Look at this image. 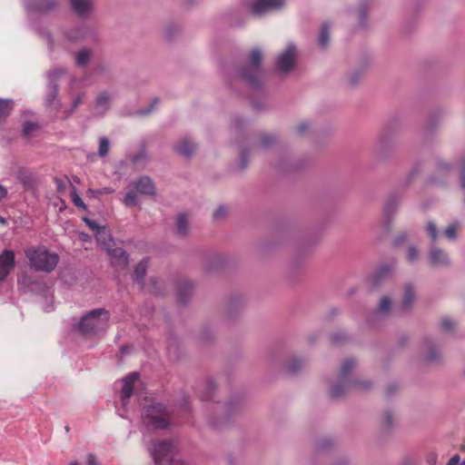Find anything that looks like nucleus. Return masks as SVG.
I'll use <instances>...</instances> for the list:
<instances>
[{"label":"nucleus","mask_w":465,"mask_h":465,"mask_svg":"<svg viewBox=\"0 0 465 465\" xmlns=\"http://www.w3.org/2000/svg\"><path fill=\"white\" fill-rule=\"evenodd\" d=\"M143 424L151 430H166L176 424L178 415L173 406L145 397L142 403Z\"/></svg>","instance_id":"nucleus-1"},{"label":"nucleus","mask_w":465,"mask_h":465,"mask_svg":"<svg viewBox=\"0 0 465 465\" xmlns=\"http://www.w3.org/2000/svg\"><path fill=\"white\" fill-rule=\"evenodd\" d=\"M25 255L30 268L37 272H51L59 262L58 254L45 246H29L25 249Z\"/></svg>","instance_id":"nucleus-2"},{"label":"nucleus","mask_w":465,"mask_h":465,"mask_svg":"<svg viewBox=\"0 0 465 465\" xmlns=\"http://www.w3.org/2000/svg\"><path fill=\"white\" fill-rule=\"evenodd\" d=\"M356 366V362L352 359L345 360L341 367L339 381L331 389V395L338 398L343 395L347 391L351 389L368 390L371 382L367 381H359L351 379V372Z\"/></svg>","instance_id":"nucleus-3"},{"label":"nucleus","mask_w":465,"mask_h":465,"mask_svg":"<svg viewBox=\"0 0 465 465\" xmlns=\"http://www.w3.org/2000/svg\"><path fill=\"white\" fill-rule=\"evenodd\" d=\"M109 311L105 309L92 310L81 318L78 323V331L84 335H99L109 327Z\"/></svg>","instance_id":"nucleus-4"},{"label":"nucleus","mask_w":465,"mask_h":465,"mask_svg":"<svg viewBox=\"0 0 465 465\" xmlns=\"http://www.w3.org/2000/svg\"><path fill=\"white\" fill-rule=\"evenodd\" d=\"M262 59V51L258 48L252 50L247 64L238 73L239 77L253 88L261 85V63Z\"/></svg>","instance_id":"nucleus-5"},{"label":"nucleus","mask_w":465,"mask_h":465,"mask_svg":"<svg viewBox=\"0 0 465 465\" xmlns=\"http://www.w3.org/2000/svg\"><path fill=\"white\" fill-rule=\"evenodd\" d=\"M174 448L175 446L173 440H163L152 441L148 446V450L155 465H160L163 461L171 458Z\"/></svg>","instance_id":"nucleus-6"},{"label":"nucleus","mask_w":465,"mask_h":465,"mask_svg":"<svg viewBox=\"0 0 465 465\" xmlns=\"http://www.w3.org/2000/svg\"><path fill=\"white\" fill-rule=\"evenodd\" d=\"M296 59V45L293 43H289L275 60L276 69L282 74H289L293 69Z\"/></svg>","instance_id":"nucleus-7"},{"label":"nucleus","mask_w":465,"mask_h":465,"mask_svg":"<svg viewBox=\"0 0 465 465\" xmlns=\"http://www.w3.org/2000/svg\"><path fill=\"white\" fill-rule=\"evenodd\" d=\"M65 69L64 68H54L48 73V87L49 94L45 98V104L48 107H53L54 110H58L61 106L60 101L57 99L58 95V78L65 74Z\"/></svg>","instance_id":"nucleus-8"},{"label":"nucleus","mask_w":465,"mask_h":465,"mask_svg":"<svg viewBox=\"0 0 465 465\" xmlns=\"http://www.w3.org/2000/svg\"><path fill=\"white\" fill-rule=\"evenodd\" d=\"M284 5V0H252L251 11L253 15H262L281 9Z\"/></svg>","instance_id":"nucleus-9"},{"label":"nucleus","mask_w":465,"mask_h":465,"mask_svg":"<svg viewBox=\"0 0 465 465\" xmlns=\"http://www.w3.org/2000/svg\"><path fill=\"white\" fill-rule=\"evenodd\" d=\"M138 380L139 375L137 372H131L123 379V387L120 392V399L124 407L126 406L128 400L134 394V384L138 381Z\"/></svg>","instance_id":"nucleus-10"},{"label":"nucleus","mask_w":465,"mask_h":465,"mask_svg":"<svg viewBox=\"0 0 465 465\" xmlns=\"http://www.w3.org/2000/svg\"><path fill=\"white\" fill-rule=\"evenodd\" d=\"M15 252L11 250H5L0 254V282L4 281L15 266Z\"/></svg>","instance_id":"nucleus-11"},{"label":"nucleus","mask_w":465,"mask_h":465,"mask_svg":"<svg viewBox=\"0 0 465 465\" xmlns=\"http://www.w3.org/2000/svg\"><path fill=\"white\" fill-rule=\"evenodd\" d=\"M130 186L138 193L143 195H154L155 187L152 179L148 176H142L137 180L132 181Z\"/></svg>","instance_id":"nucleus-12"},{"label":"nucleus","mask_w":465,"mask_h":465,"mask_svg":"<svg viewBox=\"0 0 465 465\" xmlns=\"http://www.w3.org/2000/svg\"><path fill=\"white\" fill-rule=\"evenodd\" d=\"M59 5V0H25V7L30 11L46 13L54 10Z\"/></svg>","instance_id":"nucleus-13"},{"label":"nucleus","mask_w":465,"mask_h":465,"mask_svg":"<svg viewBox=\"0 0 465 465\" xmlns=\"http://www.w3.org/2000/svg\"><path fill=\"white\" fill-rule=\"evenodd\" d=\"M113 95L109 92H101L95 98L94 110L95 115L104 116L110 109Z\"/></svg>","instance_id":"nucleus-14"},{"label":"nucleus","mask_w":465,"mask_h":465,"mask_svg":"<svg viewBox=\"0 0 465 465\" xmlns=\"http://www.w3.org/2000/svg\"><path fill=\"white\" fill-rule=\"evenodd\" d=\"M110 255L111 263L119 269H125L129 263V255L123 248L110 249L107 252Z\"/></svg>","instance_id":"nucleus-15"},{"label":"nucleus","mask_w":465,"mask_h":465,"mask_svg":"<svg viewBox=\"0 0 465 465\" xmlns=\"http://www.w3.org/2000/svg\"><path fill=\"white\" fill-rule=\"evenodd\" d=\"M196 148H197L196 144L187 137L180 140L179 142H177L174 144L175 152L178 154L187 157V158L191 157L193 154Z\"/></svg>","instance_id":"nucleus-16"},{"label":"nucleus","mask_w":465,"mask_h":465,"mask_svg":"<svg viewBox=\"0 0 465 465\" xmlns=\"http://www.w3.org/2000/svg\"><path fill=\"white\" fill-rule=\"evenodd\" d=\"M430 259L432 265L437 267L446 266L450 263V259L445 252L439 248H431L430 251Z\"/></svg>","instance_id":"nucleus-17"},{"label":"nucleus","mask_w":465,"mask_h":465,"mask_svg":"<svg viewBox=\"0 0 465 465\" xmlns=\"http://www.w3.org/2000/svg\"><path fill=\"white\" fill-rule=\"evenodd\" d=\"M95 239L102 248L107 252L112 248L113 240L109 231L105 227L99 228L98 231L95 232Z\"/></svg>","instance_id":"nucleus-18"},{"label":"nucleus","mask_w":465,"mask_h":465,"mask_svg":"<svg viewBox=\"0 0 465 465\" xmlns=\"http://www.w3.org/2000/svg\"><path fill=\"white\" fill-rule=\"evenodd\" d=\"M71 5L75 14L84 16L90 12L93 3L91 0H71Z\"/></svg>","instance_id":"nucleus-19"},{"label":"nucleus","mask_w":465,"mask_h":465,"mask_svg":"<svg viewBox=\"0 0 465 465\" xmlns=\"http://www.w3.org/2000/svg\"><path fill=\"white\" fill-rule=\"evenodd\" d=\"M392 269L389 265H383L380 267L371 276V282L373 286H378L384 280L391 277Z\"/></svg>","instance_id":"nucleus-20"},{"label":"nucleus","mask_w":465,"mask_h":465,"mask_svg":"<svg viewBox=\"0 0 465 465\" xmlns=\"http://www.w3.org/2000/svg\"><path fill=\"white\" fill-rule=\"evenodd\" d=\"M415 302V290L412 285L406 284L404 287V293L401 302V309L409 311Z\"/></svg>","instance_id":"nucleus-21"},{"label":"nucleus","mask_w":465,"mask_h":465,"mask_svg":"<svg viewBox=\"0 0 465 465\" xmlns=\"http://www.w3.org/2000/svg\"><path fill=\"white\" fill-rule=\"evenodd\" d=\"M189 232V220L185 213L177 216L175 224V234L180 237H185Z\"/></svg>","instance_id":"nucleus-22"},{"label":"nucleus","mask_w":465,"mask_h":465,"mask_svg":"<svg viewBox=\"0 0 465 465\" xmlns=\"http://www.w3.org/2000/svg\"><path fill=\"white\" fill-rule=\"evenodd\" d=\"M148 268V261L147 259L142 260L138 262L134 268V279L138 283H143V280L146 274Z\"/></svg>","instance_id":"nucleus-23"},{"label":"nucleus","mask_w":465,"mask_h":465,"mask_svg":"<svg viewBox=\"0 0 465 465\" xmlns=\"http://www.w3.org/2000/svg\"><path fill=\"white\" fill-rule=\"evenodd\" d=\"M330 29L331 25L328 23L322 25L318 40L321 48H326L330 44Z\"/></svg>","instance_id":"nucleus-24"},{"label":"nucleus","mask_w":465,"mask_h":465,"mask_svg":"<svg viewBox=\"0 0 465 465\" xmlns=\"http://www.w3.org/2000/svg\"><path fill=\"white\" fill-rule=\"evenodd\" d=\"M13 109V101L11 99H0V122L5 120Z\"/></svg>","instance_id":"nucleus-25"},{"label":"nucleus","mask_w":465,"mask_h":465,"mask_svg":"<svg viewBox=\"0 0 465 465\" xmlns=\"http://www.w3.org/2000/svg\"><path fill=\"white\" fill-rule=\"evenodd\" d=\"M91 58V51L88 49H82L75 54V60L78 65L85 67Z\"/></svg>","instance_id":"nucleus-26"},{"label":"nucleus","mask_w":465,"mask_h":465,"mask_svg":"<svg viewBox=\"0 0 465 465\" xmlns=\"http://www.w3.org/2000/svg\"><path fill=\"white\" fill-rule=\"evenodd\" d=\"M391 307V301L388 296H383L377 307V312L380 315H385L387 314Z\"/></svg>","instance_id":"nucleus-27"},{"label":"nucleus","mask_w":465,"mask_h":465,"mask_svg":"<svg viewBox=\"0 0 465 465\" xmlns=\"http://www.w3.org/2000/svg\"><path fill=\"white\" fill-rule=\"evenodd\" d=\"M110 149V142L105 136L99 138L98 155L104 157L107 155Z\"/></svg>","instance_id":"nucleus-28"},{"label":"nucleus","mask_w":465,"mask_h":465,"mask_svg":"<svg viewBox=\"0 0 465 465\" xmlns=\"http://www.w3.org/2000/svg\"><path fill=\"white\" fill-rule=\"evenodd\" d=\"M426 232L430 236L431 242L435 243L439 237V233H438L437 225L435 224L434 222H431V221L428 222L427 226H426Z\"/></svg>","instance_id":"nucleus-29"},{"label":"nucleus","mask_w":465,"mask_h":465,"mask_svg":"<svg viewBox=\"0 0 465 465\" xmlns=\"http://www.w3.org/2000/svg\"><path fill=\"white\" fill-rule=\"evenodd\" d=\"M84 96V94H79L74 101H73V104H72V106L71 108L69 109H65L64 111V118H68L75 110L76 108L79 106V104L82 103L83 101V98Z\"/></svg>","instance_id":"nucleus-30"},{"label":"nucleus","mask_w":465,"mask_h":465,"mask_svg":"<svg viewBox=\"0 0 465 465\" xmlns=\"http://www.w3.org/2000/svg\"><path fill=\"white\" fill-rule=\"evenodd\" d=\"M304 365V362L300 359H292L288 365V371L291 374L297 373Z\"/></svg>","instance_id":"nucleus-31"},{"label":"nucleus","mask_w":465,"mask_h":465,"mask_svg":"<svg viewBox=\"0 0 465 465\" xmlns=\"http://www.w3.org/2000/svg\"><path fill=\"white\" fill-rule=\"evenodd\" d=\"M123 203L127 207L136 205L138 203V201H137V196H136L135 193H134L132 191L128 192L125 194V196L123 200Z\"/></svg>","instance_id":"nucleus-32"},{"label":"nucleus","mask_w":465,"mask_h":465,"mask_svg":"<svg viewBox=\"0 0 465 465\" xmlns=\"http://www.w3.org/2000/svg\"><path fill=\"white\" fill-rule=\"evenodd\" d=\"M38 128V125L36 123H33V122H25L24 124H23V129H22V132H23V134L25 136H29L34 131H35L36 129Z\"/></svg>","instance_id":"nucleus-33"},{"label":"nucleus","mask_w":465,"mask_h":465,"mask_svg":"<svg viewBox=\"0 0 465 465\" xmlns=\"http://www.w3.org/2000/svg\"><path fill=\"white\" fill-rule=\"evenodd\" d=\"M458 227H459L458 223H452V224L449 225L444 231V235L450 240H454L457 236L456 232H457Z\"/></svg>","instance_id":"nucleus-34"},{"label":"nucleus","mask_w":465,"mask_h":465,"mask_svg":"<svg viewBox=\"0 0 465 465\" xmlns=\"http://www.w3.org/2000/svg\"><path fill=\"white\" fill-rule=\"evenodd\" d=\"M72 201L75 206L78 208H81L83 210L86 209V205L82 200V198L79 196V194L76 192V189L74 188L73 193H72Z\"/></svg>","instance_id":"nucleus-35"},{"label":"nucleus","mask_w":465,"mask_h":465,"mask_svg":"<svg viewBox=\"0 0 465 465\" xmlns=\"http://www.w3.org/2000/svg\"><path fill=\"white\" fill-rule=\"evenodd\" d=\"M454 326L455 322L450 318L444 317L440 321V328L445 331H451Z\"/></svg>","instance_id":"nucleus-36"},{"label":"nucleus","mask_w":465,"mask_h":465,"mask_svg":"<svg viewBox=\"0 0 465 465\" xmlns=\"http://www.w3.org/2000/svg\"><path fill=\"white\" fill-rule=\"evenodd\" d=\"M114 190L111 187H104L98 190L89 189L88 193L92 196H98L105 193H113Z\"/></svg>","instance_id":"nucleus-37"},{"label":"nucleus","mask_w":465,"mask_h":465,"mask_svg":"<svg viewBox=\"0 0 465 465\" xmlns=\"http://www.w3.org/2000/svg\"><path fill=\"white\" fill-rule=\"evenodd\" d=\"M275 141L274 137L269 134L263 135L261 138L259 146L262 148H268Z\"/></svg>","instance_id":"nucleus-38"},{"label":"nucleus","mask_w":465,"mask_h":465,"mask_svg":"<svg viewBox=\"0 0 465 465\" xmlns=\"http://www.w3.org/2000/svg\"><path fill=\"white\" fill-rule=\"evenodd\" d=\"M227 214V209L224 206L218 207L213 214L214 220L219 221L223 219Z\"/></svg>","instance_id":"nucleus-39"},{"label":"nucleus","mask_w":465,"mask_h":465,"mask_svg":"<svg viewBox=\"0 0 465 465\" xmlns=\"http://www.w3.org/2000/svg\"><path fill=\"white\" fill-rule=\"evenodd\" d=\"M310 130V124L307 121L300 123L296 127V133L300 135L306 134Z\"/></svg>","instance_id":"nucleus-40"},{"label":"nucleus","mask_w":465,"mask_h":465,"mask_svg":"<svg viewBox=\"0 0 465 465\" xmlns=\"http://www.w3.org/2000/svg\"><path fill=\"white\" fill-rule=\"evenodd\" d=\"M392 415L390 411L383 412L381 416V423L384 428H389L392 424Z\"/></svg>","instance_id":"nucleus-41"},{"label":"nucleus","mask_w":465,"mask_h":465,"mask_svg":"<svg viewBox=\"0 0 465 465\" xmlns=\"http://www.w3.org/2000/svg\"><path fill=\"white\" fill-rule=\"evenodd\" d=\"M192 289V285L190 283H185L178 292V299L180 302H184L186 300L185 294L183 292H190Z\"/></svg>","instance_id":"nucleus-42"},{"label":"nucleus","mask_w":465,"mask_h":465,"mask_svg":"<svg viewBox=\"0 0 465 465\" xmlns=\"http://www.w3.org/2000/svg\"><path fill=\"white\" fill-rule=\"evenodd\" d=\"M419 257V252L417 251V249L413 246L410 247L409 249V252H408V256H407V259L410 262H415Z\"/></svg>","instance_id":"nucleus-43"},{"label":"nucleus","mask_w":465,"mask_h":465,"mask_svg":"<svg viewBox=\"0 0 465 465\" xmlns=\"http://www.w3.org/2000/svg\"><path fill=\"white\" fill-rule=\"evenodd\" d=\"M358 16H359V22H360V25L361 26H364L365 25V20L367 18V11L365 8H361L358 12Z\"/></svg>","instance_id":"nucleus-44"},{"label":"nucleus","mask_w":465,"mask_h":465,"mask_svg":"<svg viewBox=\"0 0 465 465\" xmlns=\"http://www.w3.org/2000/svg\"><path fill=\"white\" fill-rule=\"evenodd\" d=\"M86 465H99L97 457L93 453H88L85 460Z\"/></svg>","instance_id":"nucleus-45"},{"label":"nucleus","mask_w":465,"mask_h":465,"mask_svg":"<svg viewBox=\"0 0 465 465\" xmlns=\"http://www.w3.org/2000/svg\"><path fill=\"white\" fill-rule=\"evenodd\" d=\"M43 37L45 39L48 48L51 52L54 50V39L49 34H44Z\"/></svg>","instance_id":"nucleus-46"},{"label":"nucleus","mask_w":465,"mask_h":465,"mask_svg":"<svg viewBox=\"0 0 465 465\" xmlns=\"http://www.w3.org/2000/svg\"><path fill=\"white\" fill-rule=\"evenodd\" d=\"M84 222L86 223V225H87L90 229H92V230H95V232H97V231H98V229H99V228H101L100 226H98V225H97V223H96L94 221H93V220H91V219H89V218H86V217H85V218H84Z\"/></svg>","instance_id":"nucleus-47"},{"label":"nucleus","mask_w":465,"mask_h":465,"mask_svg":"<svg viewBox=\"0 0 465 465\" xmlns=\"http://www.w3.org/2000/svg\"><path fill=\"white\" fill-rule=\"evenodd\" d=\"M54 183L59 193H63L65 190V183L62 179L54 178Z\"/></svg>","instance_id":"nucleus-48"},{"label":"nucleus","mask_w":465,"mask_h":465,"mask_svg":"<svg viewBox=\"0 0 465 465\" xmlns=\"http://www.w3.org/2000/svg\"><path fill=\"white\" fill-rule=\"evenodd\" d=\"M157 103H158V99H157V98L153 99V104H152V105H151V106H149V107H147V108H145V109L140 110V111L138 112V114H141V115H145V114H150V113L152 112V110H153V106H154Z\"/></svg>","instance_id":"nucleus-49"},{"label":"nucleus","mask_w":465,"mask_h":465,"mask_svg":"<svg viewBox=\"0 0 465 465\" xmlns=\"http://www.w3.org/2000/svg\"><path fill=\"white\" fill-rule=\"evenodd\" d=\"M397 206V203L395 201H388L385 205V213H390L392 212Z\"/></svg>","instance_id":"nucleus-50"},{"label":"nucleus","mask_w":465,"mask_h":465,"mask_svg":"<svg viewBox=\"0 0 465 465\" xmlns=\"http://www.w3.org/2000/svg\"><path fill=\"white\" fill-rule=\"evenodd\" d=\"M158 283H159V282H158L156 280H154V279H151V282H150V284H151V286H152V290H151V292H152L153 293H154L155 295H159V294H161V292H160V291H158V288H157V286H156Z\"/></svg>","instance_id":"nucleus-51"},{"label":"nucleus","mask_w":465,"mask_h":465,"mask_svg":"<svg viewBox=\"0 0 465 465\" xmlns=\"http://www.w3.org/2000/svg\"><path fill=\"white\" fill-rule=\"evenodd\" d=\"M438 358H439V354L437 352V350L434 348H431L429 352V355H428V360L432 361H436Z\"/></svg>","instance_id":"nucleus-52"},{"label":"nucleus","mask_w":465,"mask_h":465,"mask_svg":"<svg viewBox=\"0 0 465 465\" xmlns=\"http://www.w3.org/2000/svg\"><path fill=\"white\" fill-rule=\"evenodd\" d=\"M447 171H449V165L443 162H439L438 167H437V172L441 173H445Z\"/></svg>","instance_id":"nucleus-53"},{"label":"nucleus","mask_w":465,"mask_h":465,"mask_svg":"<svg viewBox=\"0 0 465 465\" xmlns=\"http://www.w3.org/2000/svg\"><path fill=\"white\" fill-rule=\"evenodd\" d=\"M460 463V456L454 455L449 461L448 465H458Z\"/></svg>","instance_id":"nucleus-54"},{"label":"nucleus","mask_w":465,"mask_h":465,"mask_svg":"<svg viewBox=\"0 0 465 465\" xmlns=\"http://www.w3.org/2000/svg\"><path fill=\"white\" fill-rule=\"evenodd\" d=\"M241 163H242V168H245L247 166V155L245 153H241Z\"/></svg>","instance_id":"nucleus-55"},{"label":"nucleus","mask_w":465,"mask_h":465,"mask_svg":"<svg viewBox=\"0 0 465 465\" xmlns=\"http://www.w3.org/2000/svg\"><path fill=\"white\" fill-rule=\"evenodd\" d=\"M341 338H342L341 335L339 333H334L331 335V341L334 343H339L340 341L341 340Z\"/></svg>","instance_id":"nucleus-56"},{"label":"nucleus","mask_w":465,"mask_h":465,"mask_svg":"<svg viewBox=\"0 0 465 465\" xmlns=\"http://www.w3.org/2000/svg\"><path fill=\"white\" fill-rule=\"evenodd\" d=\"M6 195H7L6 188L0 184V199L5 198Z\"/></svg>","instance_id":"nucleus-57"},{"label":"nucleus","mask_w":465,"mask_h":465,"mask_svg":"<svg viewBox=\"0 0 465 465\" xmlns=\"http://www.w3.org/2000/svg\"><path fill=\"white\" fill-rule=\"evenodd\" d=\"M206 386H207V390H208L209 392H212V391H213L215 390V384L212 381H208Z\"/></svg>","instance_id":"nucleus-58"},{"label":"nucleus","mask_w":465,"mask_h":465,"mask_svg":"<svg viewBox=\"0 0 465 465\" xmlns=\"http://www.w3.org/2000/svg\"><path fill=\"white\" fill-rule=\"evenodd\" d=\"M242 123V120L241 118H235L232 122V124L237 128L239 127Z\"/></svg>","instance_id":"nucleus-59"},{"label":"nucleus","mask_w":465,"mask_h":465,"mask_svg":"<svg viewBox=\"0 0 465 465\" xmlns=\"http://www.w3.org/2000/svg\"><path fill=\"white\" fill-rule=\"evenodd\" d=\"M437 457L435 455H431L429 457L428 461L430 465H434L436 462Z\"/></svg>","instance_id":"nucleus-60"},{"label":"nucleus","mask_w":465,"mask_h":465,"mask_svg":"<svg viewBox=\"0 0 465 465\" xmlns=\"http://www.w3.org/2000/svg\"><path fill=\"white\" fill-rule=\"evenodd\" d=\"M82 35L78 36L66 35V37L71 41H76Z\"/></svg>","instance_id":"nucleus-61"},{"label":"nucleus","mask_w":465,"mask_h":465,"mask_svg":"<svg viewBox=\"0 0 465 465\" xmlns=\"http://www.w3.org/2000/svg\"><path fill=\"white\" fill-rule=\"evenodd\" d=\"M406 238L405 234L400 235L397 239V243L401 242Z\"/></svg>","instance_id":"nucleus-62"},{"label":"nucleus","mask_w":465,"mask_h":465,"mask_svg":"<svg viewBox=\"0 0 465 465\" xmlns=\"http://www.w3.org/2000/svg\"><path fill=\"white\" fill-rule=\"evenodd\" d=\"M139 160H140V155H135L133 158V163H138Z\"/></svg>","instance_id":"nucleus-63"},{"label":"nucleus","mask_w":465,"mask_h":465,"mask_svg":"<svg viewBox=\"0 0 465 465\" xmlns=\"http://www.w3.org/2000/svg\"><path fill=\"white\" fill-rule=\"evenodd\" d=\"M88 237H89V236H88L86 233H82V234H81V239H82L83 241H85Z\"/></svg>","instance_id":"nucleus-64"}]
</instances>
